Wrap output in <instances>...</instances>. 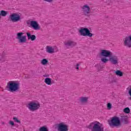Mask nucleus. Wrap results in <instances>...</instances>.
I'll list each match as a JSON object with an SVG mask.
<instances>
[{
    "label": "nucleus",
    "instance_id": "obj_28",
    "mask_svg": "<svg viewBox=\"0 0 131 131\" xmlns=\"http://www.w3.org/2000/svg\"><path fill=\"white\" fill-rule=\"evenodd\" d=\"M107 107L108 110H111V109L112 108V104H111L110 103H107Z\"/></svg>",
    "mask_w": 131,
    "mask_h": 131
},
{
    "label": "nucleus",
    "instance_id": "obj_29",
    "mask_svg": "<svg viewBox=\"0 0 131 131\" xmlns=\"http://www.w3.org/2000/svg\"><path fill=\"white\" fill-rule=\"evenodd\" d=\"M9 124H10V125H12V126H14V125H15V123H14V122L13 121H9Z\"/></svg>",
    "mask_w": 131,
    "mask_h": 131
},
{
    "label": "nucleus",
    "instance_id": "obj_5",
    "mask_svg": "<svg viewBox=\"0 0 131 131\" xmlns=\"http://www.w3.org/2000/svg\"><path fill=\"white\" fill-rule=\"evenodd\" d=\"M82 11L83 13V15L85 16V17H91V8L88 5H83L82 8Z\"/></svg>",
    "mask_w": 131,
    "mask_h": 131
},
{
    "label": "nucleus",
    "instance_id": "obj_4",
    "mask_svg": "<svg viewBox=\"0 0 131 131\" xmlns=\"http://www.w3.org/2000/svg\"><path fill=\"white\" fill-rule=\"evenodd\" d=\"M27 107L30 111H36V110L39 109L40 104L38 103H36L34 101H31L28 103Z\"/></svg>",
    "mask_w": 131,
    "mask_h": 131
},
{
    "label": "nucleus",
    "instance_id": "obj_2",
    "mask_svg": "<svg viewBox=\"0 0 131 131\" xmlns=\"http://www.w3.org/2000/svg\"><path fill=\"white\" fill-rule=\"evenodd\" d=\"M8 89L9 92H18L20 89L19 83L14 82L13 81H10L7 83L6 86Z\"/></svg>",
    "mask_w": 131,
    "mask_h": 131
},
{
    "label": "nucleus",
    "instance_id": "obj_11",
    "mask_svg": "<svg viewBox=\"0 0 131 131\" xmlns=\"http://www.w3.org/2000/svg\"><path fill=\"white\" fill-rule=\"evenodd\" d=\"M124 46L126 48L131 49V35L124 38Z\"/></svg>",
    "mask_w": 131,
    "mask_h": 131
},
{
    "label": "nucleus",
    "instance_id": "obj_6",
    "mask_svg": "<svg viewBox=\"0 0 131 131\" xmlns=\"http://www.w3.org/2000/svg\"><path fill=\"white\" fill-rule=\"evenodd\" d=\"M79 32L80 35L82 36H89V37H92L93 36V34L91 33L90 30L88 28H81L79 30Z\"/></svg>",
    "mask_w": 131,
    "mask_h": 131
},
{
    "label": "nucleus",
    "instance_id": "obj_1",
    "mask_svg": "<svg viewBox=\"0 0 131 131\" xmlns=\"http://www.w3.org/2000/svg\"><path fill=\"white\" fill-rule=\"evenodd\" d=\"M88 128L91 131H104V127L99 122H93L88 126Z\"/></svg>",
    "mask_w": 131,
    "mask_h": 131
},
{
    "label": "nucleus",
    "instance_id": "obj_22",
    "mask_svg": "<svg viewBox=\"0 0 131 131\" xmlns=\"http://www.w3.org/2000/svg\"><path fill=\"white\" fill-rule=\"evenodd\" d=\"M116 74L118 76H123V73H122V72L119 71V70H117V71H116Z\"/></svg>",
    "mask_w": 131,
    "mask_h": 131
},
{
    "label": "nucleus",
    "instance_id": "obj_31",
    "mask_svg": "<svg viewBox=\"0 0 131 131\" xmlns=\"http://www.w3.org/2000/svg\"><path fill=\"white\" fill-rule=\"evenodd\" d=\"M43 77H49L50 76L49 74H45L43 75Z\"/></svg>",
    "mask_w": 131,
    "mask_h": 131
},
{
    "label": "nucleus",
    "instance_id": "obj_27",
    "mask_svg": "<svg viewBox=\"0 0 131 131\" xmlns=\"http://www.w3.org/2000/svg\"><path fill=\"white\" fill-rule=\"evenodd\" d=\"M101 60L102 62H103V63H106V62H108V61H109V59L105 58H101Z\"/></svg>",
    "mask_w": 131,
    "mask_h": 131
},
{
    "label": "nucleus",
    "instance_id": "obj_26",
    "mask_svg": "<svg viewBox=\"0 0 131 131\" xmlns=\"http://www.w3.org/2000/svg\"><path fill=\"white\" fill-rule=\"evenodd\" d=\"M39 131H48V129L47 128H46V127L43 126L39 128Z\"/></svg>",
    "mask_w": 131,
    "mask_h": 131
},
{
    "label": "nucleus",
    "instance_id": "obj_17",
    "mask_svg": "<svg viewBox=\"0 0 131 131\" xmlns=\"http://www.w3.org/2000/svg\"><path fill=\"white\" fill-rule=\"evenodd\" d=\"M27 35L28 36V39H31L32 41L36 39V36L34 35H31V33L29 32L27 33Z\"/></svg>",
    "mask_w": 131,
    "mask_h": 131
},
{
    "label": "nucleus",
    "instance_id": "obj_24",
    "mask_svg": "<svg viewBox=\"0 0 131 131\" xmlns=\"http://www.w3.org/2000/svg\"><path fill=\"white\" fill-rule=\"evenodd\" d=\"M13 119L14 121V122H16V123H19V124L21 123V121L18 119V118L13 117Z\"/></svg>",
    "mask_w": 131,
    "mask_h": 131
},
{
    "label": "nucleus",
    "instance_id": "obj_7",
    "mask_svg": "<svg viewBox=\"0 0 131 131\" xmlns=\"http://www.w3.org/2000/svg\"><path fill=\"white\" fill-rule=\"evenodd\" d=\"M24 33L19 32L16 34V39H18L19 43H25L27 39L26 36H23Z\"/></svg>",
    "mask_w": 131,
    "mask_h": 131
},
{
    "label": "nucleus",
    "instance_id": "obj_20",
    "mask_svg": "<svg viewBox=\"0 0 131 131\" xmlns=\"http://www.w3.org/2000/svg\"><path fill=\"white\" fill-rule=\"evenodd\" d=\"M7 15H8V11L1 10L0 11V19H1V16H2V17H6Z\"/></svg>",
    "mask_w": 131,
    "mask_h": 131
},
{
    "label": "nucleus",
    "instance_id": "obj_21",
    "mask_svg": "<svg viewBox=\"0 0 131 131\" xmlns=\"http://www.w3.org/2000/svg\"><path fill=\"white\" fill-rule=\"evenodd\" d=\"M48 63H49V61H48L47 59L45 58L42 59L41 61V63L42 65H47Z\"/></svg>",
    "mask_w": 131,
    "mask_h": 131
},
{
    "label": "nucleus",
    "instance_id": "obj_13",
    "mask_svg": "<svg viewBox=\"0 0 131 131\" xmlns=\"http://www.w3.org/2000/svg\"><path fill=\"white\" fill-rule=\"evenodd\" d=\"M100 55L101 56H102V57H105V58H107L108 57H111V56L113 55V53L112 52L106 50H102L100 53Z\"/></svg>",
    "mask_w": 131,
    "mask_h": 131
},
{
    "label": "nucleus",
    "instance_id": "obj_18",
    "mask_svg": "<svg viewBox=\"0 0 131 131\" xmlns=\"http://www.w3.org/2000/svg\"><path fill=\"white\" fill-rule=\"evenodd\" d=\"M46 51L49 54H53V53H55V49L51 46H47Z\"/></svg>",
    "mask_w": 131,
    "mask_h": 131
},
{
    "label": "nucleus",
    "instance_id": "obj_10",
    "mask_svg": "<svg viewBox=\"0 0 131 131\" xmlns=\"http://www.w3.org/2000/svg\"><path fill=\"white\" fill-rule=\"evenodd\" d=\"M57 128L58 131H68V125L65 124L63 122L57 124Z\"/></svg>",
    "mask_w": 131,
    "mask_h": 131
},
{
    "label": "nucleus",
    "instance_id": "obj_12",
    "mask_svg": "<svg viewBox=\"0 0 131 131\" xmlns=\"http://www.w3.org/2000/svg\"><path fill=\"white\" fill-rule=\"evenodd\" d=\"M109 61H110L111 63L113 64V65H117L118 64V62L119 61V58H118V56L114 55L110 57Z\"/></svg>",
    "mask_w": 131,
    "mask_h": 131
},
{
    "label": "nucleus",
    "instance_id": "obj_23",
    "mask_svg": "<svg viewBox=\"0 0 131 131\" xmlns=\"http://www.w3.org/2000/svg\"><path fill=\"white\" fill-rule=\"evenodd\" d=\"M80 65V62H79V63H76V64L75 65L74 67L75 69H76L77 70V71H79V70Z\"/></svg>",
    "mask_w": 131,
    "mask_h": 131
},
{
    "label": "nucleus",
    "instance_id": "obj_15",
    "mask_svg": "<svg viewBox=\"0 0 131 131\" xmlns=\"http://www.w3.org/2000/svg\"><path fill=\"white\" fill-rule=\"evenodd\" d=\"M88 100H89V97H81L79 98V102H80L81 104H85V103H88Z\"/></svg>",
    "mask_w": 131,
    "mask_h": 131
},
{
    "label": "nucleus",
    "instance_id": "obj_25",
    "mask_svg": "<svg viewBox=\"0 0 131 131\" xmlns=\"http://www.w3.org/2000/svg\"><path fill=\"white\" fill-rule=\"evenodd\" d=\"M124 112H125V113L128 114L130 112V110H129V108L126 107L124 109Z\"/></svg>",
    "mask_w": 131,
    "mask_h": 131
},
{
    "label": "nucleus",
    "instance_id": "obj_16",
    "mask_svg": "<svg viewBox=\"0 0 131 131\" xmlns=\"http://www.w3.org/2000/svg\"><path fill=\"white\" fill-rule=\"evenodd\" d=\"M121 117L120 120L121 122H123V123H124V124H127V123H128L127 116H121Z\"/></svg>",
    "mask_w": 131,
    "mask_h": 131
},
{
    "label": "nucleus",
    "instance_id": "obj_30",
    "mask_svg": "<svg viewBox=\"0 0 131 131\" xmlns=\"http://www.w3.org/2000/svg\"><path fill=\"white\" fill-rule=\"evenodd\" d=\"M44 2H47V3H52L54 0H43Z\"/></svg>",
    "mask_w": 131,
    "mask_h": 131
},
{
    "label": "nucleus",
    "instance_id": "obj_32",
    "mask_svg": "<svg viewBox=\"0 0 131 131\" xmlns=\"http://www.w3.org/2000/svg\"><path fill=\"white\" fill-rule=\"evenodd\" d=\"M30 22H31V21H27V25H29V24H30Z\"/></svg>",
    "mask_w": 131,
    "mask_h": 131
},
{
    "label": "nucleus",
    "instance_id": "obj_8",
    "mask_svg": "<svg viewBox=\"0 0 131 131\" xmlns=\"http://www.w3.org/2000/svg\"><path fill=\"white\" fill-rule=\"evenodd\" d=\"M64 47L66 48V49H70L71 48H73L77 45L76 42L71 40H69L68 41H66L64 42Z\"/></svg>",
    "mask_w": 131,
    "mask_h": 131
},
{
    "label": "nucleus",
    "instance_id": "obj_19",
    "mask_svg": "<svg viewBox=\"0 0 131 131\" xmlns=\"http://www.w3.org/2000/svg\"><path fill=\"white\" fill-rule=\"evenodd\" d=\"M45 82L46 83V84L51 85L52 84V79L50 78H46L45 79Z\"/></svg>",
    "mask_w": 131,
    "mask_h": 131
},
{
    "label": "nucleus",
    "instance_id": "obj_9",
    "mask_svg": "<svg viewBox=\"0 0 131 131\" xmlns=\"http://www.w3.org/2000/svg\"><path fill=\"white\" fill-rule=\"evenodd\" d=\"M10 18L12 22H18L21 20V16L17 13H13L10 15Z\"/></svg>",
    "mask_w": 131,
    "mask_h": 131
},
{
    "label": "nucleus",
    "instance_id": "obj_3",
    "mask_svg": "<svg viewBox=\"0 0 131 131\" xmlns=\"http://www.w3.org/2000/svg\"><path fill=\"white\" fill-rule=\"evenodd\" d=\"M109 124L111 126L118 127V126H120L121 125V121H120L119 117L115 116L112 118Z\"/></svg>",
    "mask_w": 131,
    "mask_h": 131
},
{
    "label": "nucleus",
    "instance_id": "obj_14",
    "mask_svg": "<svg viewBox=\"0 0 131 131\" xmlns=\"http://www.w3.org/2000/svg\"><path fill=\"white\" fill-rule=\"evenodd\" d=\"M30 26L32 28H33V29H34V30H39V29H40V27L36 21H31Z\"/></svg>",
    "mask_w": 131,
    "mask_h": 131
}]
</instances>
